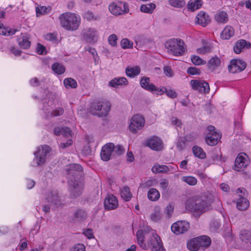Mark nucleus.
Returning a JSON list of instances; mask_svg holds the SVG:
<instances>
[{"mask_svg": "<svg viewBox=\"0 0 251 251\" xmlns=\"http://www.w3.org/2000/svg\"><path fill=\"white\" fill-rule=\"evenodd\" d=\"M136 237L138 245L143 249L150 248L153 251H164L160 238L151 227L146 226L138 230Z\"/></svg>", "mask_w": 251, "mask_h": 251, "instance_id": "1", "label": "nucleus"}, {"mask_svg": "<svg viewBox=\"0 0 251 251\" xmlns=\"http://www.w3.org/2000/svg\"><path fill=\"white\" fill-rule=\"evenodd\" d=\"M68 178L69 191L72 198H76L81 195L84 184L78 176L82 175V167L78 164H70L66 168Z\"/></svg>", "mask_w": 251, "mask_h": 251, "instance_id": "2", "label": "nucleus"}, {"mask_svg": "<svg viewBox=\"0 0 251 251\" xmlns=\"http://www.w3.org/2000/svg\"><path fill=\"white\" fill-rule=\"evenodd\" d=\"M185 208L191 212L202 213L209 209L210 205L206 200L194 196L187 200Z\"/></svg>", "mask_w": 251, "mask_h": 251, "instance_id": "3", "label": "nucleus"}, {"mask_svg": "<svg viewBox=\"0 0 251 251\" xmlns=\"http://www.w3.org/2000/svg\"><path fill=\"white\" fill-rule=\"evenodd\" d=\"M59 19L62 26L67 30L77 29L81 22V18L79 15L70 12L62 14Z\"/></svg>", "mask_w": 251, "mask_h": 251, "instance_id": "4", "label": "nucleus"}, {"mask_svg": "<svg viewBox=\"0 0 251 251\" xmlns=\"http://www.w3.org/2000/svg\"><path fill=\"white\" fill-rule=\"evenodd\" d=\"M185 44L180 39H170L165 43V47L169 53L178 56L183 55L186 50Z\"/></svg>", "mask_w": 251, "mask_h": 251, "instance_id": "5", "label": "nucleus"}, {"mask_svg": "<svg viewBox=\"0 0 251 251\" xmlns=\"http://www.w3.org/2000/svg\"><path fill=\"white\" fill-rule=\"evenodd\" d=\"M110 110V104L106 101H96L93 102L89 108V112L99 117L106 116Z\"/></svg>", "mask_w": 251, "mask_h": 251, "instance_id": "6", "label": "nucleus"}, {"mask_svg": "<svg viewBox=\"0 0 251 251\" xmlns=\"http://www.w3.org/2000/svg\"><path fill=\"white\" fill-rule=\"evenodd\" d=\"M145 124V120L143 116L140 114H136L131 118L129 129L131 132L135 133L138 130L142 129Z\"/></svg>", "mask_w": 251, "mask_h": 251, "instance_id": "7", "label": "nucleus"}, {"mask_svg": "<svg viewBox=\"0 0 251 251\" xmlns=\"http://www.w3.org/2000/svg\"><path fill=\"white\" fill-rule=\"evenodd\" d=\"M50 151V148L47 145L39 147L36 152H34L35 158L33 163L36 165H40L45 162L47 154Z\"/></svg>", "mask_w": 251, "mask_h": 251, "instance_id": "8", "label": "nucleus"}, {"mask_svg": "<svg viewBox=\"0 0 251 251\" xmlns=\"http://www.w3.org/2000/svg\"><path fill=\"white\" fill-rule=\"evenodd\" d=\"M237 193H242V195H239V199L237 202L236 207L238 209L243 211L249 207V201L246 199L248 196V192L244 188H239L237 190Z\"/></svg>", "mask_w": 251, "mask_h": 251, "instance_id": "9", "label": "nucleus"}, {"mask_svg": "<svg viewBox=\"0 0 251 251\" xmlns=\"http://www.w3.org/2000/svg\"><path fill=\"white\" fill-rule=\"evenodd\" d=\"M190 85L193 90L201 93H208L210 90L209 84L205 81L192 79L190 81Z\"/></svg>", "mask_w": 251, "mask_h": 251, "instance_id": "10", "label": "nucleus"}, {"mask_svg": "<svg viewBox=\"0 0 251 251\" xmlns=\"http://www.w3.org/2000/svg\"><path fill=\"white\" fill-rule=\"evenodd\" d=\"M114 144L113 143H108L101 148L100 151L101 159L104 161H109L112 157L114 150Z\"/></svg>", "mask_w": 251, "mask_h": 251, "instance_id": "11", "label": "nucleus"}, {"mask_svg": "<svg viewBox=\"0 0 251 251\" xmlns=\"http://www.w3.org/2000/svg\"><path fill=\"white\" fill-rule=\"evenodd\" d=\"M189 224L185 221H179L174 223L171 226L173 232L176 235L186 232L189 228Z\"/></svg>", "mask_w": 251, "mask_h": 251, "instance_id": "12", "label": "nucleus"}, {"mask_svg": "<svg viewBox=\"0 0 251 251\" xmlns=\"http://www.w3.org/2000/svg\"><path fill=\"white\" fill-rule=\"evenodd\" d=\"M246 64L242 60L238 59H233L231 60L230 64L228 67L229 72L237 73L241 72L245 69Z\"/></svg>", "mask_w": 251, "mask_h": 251, "instance_id": "13", "label": "nucleus"}, {"mask_svg": "<svg viewBox=\"0 0 251 251\" xmlns=\"http://www.w3.org/2000/svg\"><path fill=\"white\" fill-rule=\"evenodd\" d=\"M147 145L150 149L156 151H161L163 148V142L156 136H153L147 141Z\"/></svg>", "mask_w": 251, "mask_h": 251, "instance_id": "14", "label": "nucleus"}, {"mask_svg": "<svg viewBox=\"0 0 251 251\" xmlns=\"http://www.w3.org/2000/svg\"><path fill=\"white\" fill-rule=\"evenodd\" d=\"M82 37L86 42L95 43L98 38V32L94 28H86L82 32Z\"/></svg>", "mask_w": 251, "mask_h": 251, "instance_id": "15", "label": "nucleus"}, {"mask_svg": "<svg viewBox=\"0 0 251 251\" xmlns=\"http://www.w3.org/2000/svg\"><path fill=\"white\" fill-rule=\"evenodd\" d=\"M104 206L105 208L108 210L115 209L118 206L117 198L112 194L107 195L105 199Z\"/></svg>", "mask_w": 251, "mask_h": 251, "instance_id": "16", "label": "nucleus"}, {"mask_svg": "<svg viewBox=\"0 0 251 251\" xmlns=\"http://www.w3.org/2000/svg\"><path fill=\"white\" fill-rule=\"evenodd\" d=\"M221 134L218 132H209L205 137V141L209 146L216 145L221 139Z\"/></svg>", "mask_w": 251, "mask_h": 251, "instance_id": "17", "label": "nucleus"}, {"mask_svg": "<svg viewBox=\"0 0 251 251\" xmlns=\"http://www.w3.org/2000/svg\"><path fill=\"white\" fill-rule=\"evenodd\" d=\"M110 12L113 15H120L124 13L126 10V3L122 4V3H112L109 6Z\"/></svg>", "mask_w": 251, "mask_h": 251, "instance_id": "18", "label": "nucleus"}, {"mask_svg": "<svg viewBox=\"0 0 251 251\" xmlns=\"http://www.w3.org/2000/svg\"><path fill=\"white\" fill-rule=\"evenodd\" d=\"M17 41L19 47L23 49H28L31 45L30 36L27 34H22L20 37L17 38Z\"/></svg>", "mask_w": 251, "mask_h": 251, "instance_id": "19", "label": "nucleus"}, {"mask_svg": "<svg viewBox=\"0 0 251 251\" xmlns=\"http://www.w3.org/2000/svg\"><path fill=\"white\" fill-rule=\"evenodd\" d=\"M46 200L51 205L54 207H59L62 205L58 194L56 192L49 193L48 194Z\"/></svg>", "mask_w": 251, "mask_h": 251, "instance_id": "20", "label": "nucleus"}, {"mask_svg": "<svg viewBox=\"0 0 251 251\" xmlns=\"http://www.w3.org/2000/svg\"><path fill=\"white\" fill-rule=\"evenodd\" d=\"M196 23L205 27L210 23L209 16L205 12L201 11L196 17Z\"/></svg>", "mask_w": 251, "mask_h": 251, "instance_id": "21", "label": "nucleus"}, {"mask_svg": "<svg viewBox=\"0 0 251 251\" xmlns=\"http://www.w3.org/2000/svg\"><path fill=\"white\" fill-rule=\"evenodd\" d=\"M141 86L144 89L149 91H156V86L152 83H150V79L147 76H143L140 81Z\"/></svg>", "mask_w": 251, "mask_h": 251, "instance_id": "22", "label": "nucleus"}, {"mask_svg": "<svg viewBox=\"0 0 251 251\" xmlns=\"http://www.w3.org/2000/svg\"><path fill=\"white\" fill-rule=\"evenodd\" d=\"M246 160L241 154H239L236 157L234 169L237 171H243L247 166Z\"/></svg>", "mask_w": 251, "mask_h": 251, "instance_id": "23", "label": "nucleus"}, {"mask_svg": "<svg viewBox=\"0 0 251 251\" xmlns=\"http://www.w3.org/2000/svg\"><path fill=\"white\" fill-rule=\"evenodd\" d=\"M251 47V44L250 42H247L245 40L241 39L236 42L233 50L236 54H239L241 52L243 49L245 48L250 49Z\"/></svg>", "mask_w": 251, "mask_h": 251, "instance_id": "24", "label": "nucleus"}, {"mask_svg": "<svg viewBox=\"0 0 251 251\" xmlns=\"http://www.w3.org/2000/svg\"><path fill=\"white\" fill-rule=\"evenodd\" d=\"M54 134L56 135H62L64 137L66 138H72L73 137V133L71 129L67 127L55 128L54 129Z\"/></svg>", "mask_w": 251, "mask_h": 251, "instance_id": "25", "label": "nucleus"}, {"mask_svg": "<svg viewBox=\"0 0 251 251\" xmlns=\"http://www.w3.org/2000/svg\"><path fill=\"white\" fill-rule=\"evenodd\" d=\"M197 238L200 247L207 248L211 245V240L208 236L201 235L197 237Z\"/></svg>", "mask_w": 251, "mask_h": 251, "instance_id": "26", "label": "nucleus"}, {"mask_svg": "<svg viewBox=\"0 0 251 251\" xmlns=\"http://www.w3.org/2000/svg\"><path fill=\"white\" fill-rule=\"evenodd\" d=\"M234 34V30L231 26H226L221 33V37L223 39L226 40L229 39Z\"/></svg>", "mask_w": 251, "mask_h": 251, "instance_id": "27", "label": "nucleus"}, {"mask_svg": "<svg viewBox=\"0 0 251 251\" xmlns=\"http://www.w3.org/2000/svg\"><path fill=\"white\" fill-rule=\"evenodd\" d=\"M221 64L220 59L217 56L212 57L208 62V68L211 71H213Z\"/></svg>", "mask_w": 251, "mask_h": 251, "instance_id": "28", "label": "nucleus"}, {"mask_svg": "<svg viewBox=\"0 0 251 251\" xmlns=\"http://www.w3.org/2000/svg\"><path fill=\"white\" fill-rule=\"evenodd\" d=\"M197 237L188 241L187 244V248L191 251H197L200 248Z\"/></svg>", "mask_w": 251, "mask_h": 251, "instance_id": "29", "label": "nucleus"}, {"mask_svg": "<svg viewBox=\"0 0 251 251\" xmlns=\"http://www.w3.org/2000/svg\"><path fill=\"white\" fill-rule=\"evenodd\" d=\"M201 5V0H190L188 4L187 8L189 10L194 11L199 9Z\"/></svg>", "mask_w": 251, "mask_h": 251, "instance_id": "30", "label": "nucleus"}, {"mask_svg": "<svg viewBox=\"0 0 251 251\" xmlns=\"http://www.w3.org/2000/svg\"><path fill=\"white\" fill-rule=\"evenodd\" d=\"M140 73V68L138 66L126 68V75L130 77H134Z\"/></svg>", "mask_w": 251, "mask_h": 251, "instance_id": "31", "label": "nucleus"}, {"mask_svg": "<svg viewBox=\"0 0 251 251\" xmlns=\"http://www.w3.org/2000/svg\"><path fill=\"white\" fill-rule=\"evenodd\" d=\"M126 82V78L124 77H116L112 79L109 82V85L112 87H118L120 85L124 84Z\"/></svg>", "mask_w": 251, "mask_h": 251, "instance_id": "32", "label": "nucleus"}, {"mask_svg": "<svg viewBox=\"0 0 251 251\" xmlns=\"http://www.w3.org/2000/svg\"><path fill=\"white\" fill-rule=\"evenodd\" d=\"M152 171L154 173H167L169 171V168L163 165H154L152 168Z\"/></svg>", "mask_w": 251, "mask_h": 251, "instance_id": "33", "label": "nucleus"}, {"mask_svg": "<svg viewBox=\"0 0 251 251\" xmlns=\"http://www.w3.org/2000/svg\"><path fill=\"white\" fill-rule=\"evenodd\" d=\"M51 10L50 6H39L36 8V15L37 17L45 15L49 13Z\"/></svg>", "mask_w": 251, "mask_h": 251, "instance_id": "34", "label": "nucleus"}, {"mask_svg": "<svg viewBox=\"0 0 251 251\" xmlns=\"http://www.w3.org/2000/svg\"><path fill=\"white\" fill-rule=\"evenodd\" d=\"M63 83L65 87L67 89L76 88L77 86L76 80L71 77L65 78Z\"/></svg>", "mask_w": 251, "mask_h": 251, "instance_id": "35", "label": "nucleus"}, {"mask_svg": "<svg viewBox=\"0 0 251 251\" xmlns=\"http://www.w3.org/2000/svg\"><path fill=\"white\" fill-rule=\"evenodd\" d=\"M194 155L200 159H204L206 157V154L203 149L197 146H194L192 148Z\"/></svg>", "mask_w": 251, "mask_h": 251, "instance_id": "36", "label": "nucleus"}, {"mask_svg": "<svg viewBox=\"0 0 251 251\" xmlns=\"http://www.w3.org/2000/svg\"><path fill=\"white\" fill-rule=\"evenodd\" d=\"M160 197L159 192L155 188L150 189L148 193L149 199L152 201H157Z\"/></svg>", "mask_w": 251, "mask_h": 251, "instance_id": "37", "label": "nucleus"}, {"mask_svg": "<svg viewBox=\"0 0 251 251\" xmlns=\"http://www.w3.org/2000/svg\"><path fill=\"white\" fill-rule=\"evenodd\" d=\"M215 19L219 23H225L228 21V15L226 12L220 11L215 16Z\"/></svg>", "mask_w": 251, "mask_h": 251, "instance_id": "38", "label": "nucleus"}, {"mask_svg": "<svg viewBox=\"0 0 251 251\" xmlns=\"http://www.w3.org/2000/svg\"><path fill=\"white\" fill-rule=\"evenodd\" d=\"M51 68L53 71L58 75L63 74L65 71V67L58 63L53 64Z\"/></svg>", "mask_w": 251, "mask_h": 251, "instance_id": "39", "label": "nucleus"}, {"mask_svg": "<svg viewBox=\"0 0 251 251\" xmlns=\"http://www.w3.org/2000/svg\"><path fill=\"white\" fill-rule=\"evenodd\" d=\"M155 7V4L152 3L148 4H142L140 7V10L143 12L152 13Z\"/></svg>", "mask_w": 251, "mask_h": 251, "instance_id": "40", "label": "nucleus"}, {"mask_svg": "<svg viewBox=\"0 0 251 251\" xmlns=\"http://www.w3.org/2000/svg\"><path fill=\"white\" fill-rule=\"evenodd\" d=\"M240 239L244 242L251 240V231L249 230H241L239 234Z\"/></svg>", "mask_w": 251, "mask_h": 251, "instance_id": "41", "label": "nucleus"}, {"mask_svg": "<svg viewBox=\"0 0 251 251\" xmlns=\"http://www.w3.org/2000/svg\"><path fill=\"white\" fill-rule=\"evenodd\" d=\"M181 180L191 186H194L197 183V179L193 176H183L181 177Z\"/></svg>", "mask_w": 251, "mask_h": 251, "instance_id": "42", "label": "nucleus"}, {"mask_svg": "<svg viewBox=\"0 0 251 251\" xmlns=\"http://www.w3.org/2000/svg\"><path fill=\"white\" fill-rule=\"evenodd\" d=\"M86 212L83 210H78L74 214V217L77 221H81L87 217Z\"/></svg>", "mask_w": 251, "mask_h": 251, "instance_id": "43", "label": "nucleus"}, {"mask_svg": "<svg viewBox=\"0 0 251 251\" xmlns=\"http://www.w3.org/2000/svg\"><path fill=\"white\" fill-rule=\"evenodd\" d=\"M151 219L154 222H157L161 219V214L159 207L155 208L154 212L151 215Z\"/></svg>", "mask_w": 251, "mask_h": 251, "instance_id": "44", "label": "nucleus"}, {"mask_svg": "<svg viewBox=\"0 0 251 251\" xmlns=\"http://www.w3.org/2000/svg\"><path fill=\"white\" fill-rule=\"evenodd\" d=\"M221 227V224L219 221L217 219H214L210 223V229L212 232L217 231Z\"/></svg>", "mask_w": 251, "mask_h": 251, "instance_id": "45", "label": "nucleus"}, {"mask_svg": "<svg viewBox=\"0 0 251 251\" xmlns=\"http://www.w3.org/2000/svg\"><path fill=\"white\" fill-rule=\"evenodd\" d=\"M169 2L171 5L176 7H182L185 4L184 0H169Z\"/></svg>", "mask_w": 251, "mask_h": 251, "instance_id": "46", "label": "nucleus"}, {"mask_svg": "<svg viewBox=\"0 0 251 251\" xmlns=\"http://www.w3.org/2000/svg\"><path fill=\"white\" fill-rule=\"evenodd\" d=\"M191 61L192 63L196 65H201L206 64V61L205 60H202L199 56H193L191 57Z\"/></svg>", "mask_w": 251, "mask_h": 251, "instance_id": "47", "label": "nucleus"}, {"mask_svg": "<svg viewBox=\"0 0 251 251\" xmlns=\"http://www.w3.org/2000/svg\"><path fill=\"white\" fill-rule=\"evenodd\" d=\"M114 153L117 155L120 156L123 154L125 152V148L123 146L118 144L116 146L114 145Z\"/></svg>", "mask_w": 251, "mask_h": 251, "instance_id": "48", "label": "nucleus"}, {"mask_svg": "<svg viewBox=\"0 0 251 251\" xmlns=\"http://www.w3.org/2000/svg\"><path fill=\"white\" fill-rule=\"evenodd\" d=\"M117 40L118 38L115 34L110 35L108 38V43L113 47L116 46Z\"/></svg>", "mask_w": 251, "mask_h": 251, "instance_id": "49", "label": "nucleus"}, {"mask_svg": "<svg viewBox=\"0 0 251 251\" xmlns=\"http://www.w3.org/2000/svg\"><path fill=\"white\" fill-rule=\"evenodd\" d=\"M165 92L166 95L170 98L174 99L177 97V95L176 91L172 90H168L165 87H163L162 93Z\"/></svg>", "mask_w": 251, "mask_h": 251, "instance_id": "50", "label": "nucleus"}, {"mask_svg": "<svg viewBox=\"0 0 251 251\" xmlns=\"http://www.w3.org/2000/svg\"><path fill=\"white\" fill-rule=\"evenodd\" d=\"M44 38L46 40L54 43L57 41L56 35L54 33H48L44 36Z\"/></svg>", "mask_w": 251, "mask_h": 251, "instance_id": "51", "label": "nucleus"}, {"mask_svg": "<svg viewBox=\"0 0 251 251\" xmlns=\"http://www.w3.org/2000/svg\"><path fill=\"white\" fill-rule=\"evenodd\" d=\"M85 247L82 244H75L70 249V251H85Z\"/></svg>", "mask_w": 251, "mask_h": 251, "instance_id": "52", "label": "nucleus"}, {"mask_svg": "<svg viewBox=\"0 0 251 251\" xmlns=\"http://www.w3.org/2000/svg\"><path fill=\"white\" fill-rule=\"evenodd\" d=\"M83 234L89 239L94 238V232L92 229L88 228L83 229Z\"/></svg>", "mask_w": 251, "mask_h": 251, "instance_id": "53", "label": "nucleus"}, {"mask_svg": "<svg viewBox=\"0 0 251 251\" xmlns=\"http://www.w3.org/2000/svg\"><path fill=\"white\" fill-rule=\"evenodd\" d=\"M174 209V206L172 204H169L165 209V213H166L168 218L171 217Z\"/></svg>", "mask_w": 251, "mask_h": 251, "instance_id": "54", "label": "nucleus"}, {"mask_svg": "<svg viewBox=\"0 0 251 251\" xmlns=\"http://www.w3.org/2000/svg\"><path fill=\"white\" fill-rule=\"evenodd\" d=\"M36 52L38 54H45L46 53V50L43 45L38 44L36 48Z\"/></svg>", "mask_w": 251, "mask_h": 251, "instance_id": "55", "label": "nucleus"}, {"mask_svg": "<svg viewBox=\"0 0 251 251\" xmlns=\"http://www.w3.org/2000/svg\"><path fill=\"white\" fill-rule=\"evenodd\" d=\"M211 48L209 46H203L197 50L198 53L200 54H205L211 51Z\"/></svg>", "mask_w": 251, "mask_h": 251, "instance_id": "56", "label": "nucleus"}, {"mask_svg": "<svg viewBox=\"0 0 251 251\" xmlns=\"http://www.w3.org/2000/svg\"><path fill=\"white\" fill-rule=\"evenodd\" d=\"M197 138V134L195 133H191L187 134L185 137V140L187 142H192L196 139Z\"/></svg>", "mask_w": 251, "mask_h": 251, "instance_id": "57", "label": "nucleus"}, {"mask_svg": "<svg viewBox=\"0 0 251 251\" xmlns=\"http://www.w3.org/2000/svg\"><path fill=\"white\" fill-rule=\"evenodd\" d=\"M187 73L191 75H199L200 71L196 67H189L187 69Z\"/></svg>", "mask_w": 251, "mask_h": 251, "instance_id": "58", "label": "nucleus"}, {"mask_svg": "<svg viewBox=\"0 0 251 251\" xmlns=\"http://www.w3.org/2000/svg\"><path fill=\"white\" fill-rule=\"evenodd\" d=\"M64 112V110L62 108H58L53 110L51 113V116H57L62 115Z\"/></svg>", "mask_w": 251, "mask_h": 251, "instance_id": "59", "label": "nucleus"}, {"mask_svg": "<svg viewBox=\"0 0 251 251\" xmlns=\"http://www.w3.org/2000/svg\"><path fill=\"white\" fill-rule=\"evenodd\" d=\"M9 50L16 56L20 55L21 51L18 48L14 46H11L9 48Z\"/></svg>", "mask_w": 251, "mask_h": 251, "instance_id": "60", "label": "nucleus"}, {"mask_svg": "<svg viewBox=\"0 0 251 251\" xmlns=\"http://www.w3.org/2000/svg\"><path fill=\"white\" fill-rule=\"evenodd\" d=\"M73 144V140L71 139H68L66 143H62L60 144V148L64 149L70 146Z\"/></svg>", "mask_w": 251, "mask_h": 251, "instance_id": "61", "label": "nucleus"}, {"mask_svg": "<svg viewBox=\"0 0 251 251\" xmlns=\"http://www.w3.org/2000/svg\"><path fill=\"white\" fill-rule=\"evenodd\" d=\"M164 72L165 74L169 77H171L173 75V71L169 66H165L164 67Z\"/></svg>", "mask_w": 251, "mask_h": 251, "instance_id": "62", "label": "nucleus"}, {"mask_svg": "<svg viewBox=\"0 0 251 251\" xmlns=\"http://www.w3.org/2000/svg\"><path fill=\"white\" fill-rule=\"evenodd\" d=\"M84 18L89 21L96 19L93 13L90 11L85 12L84 14Z\"/></svg>", "mask_w": 251, "mask_h": 251, "instance_id": "63", "label": "nucleus"}, {"mask_svg": "<svg viewBox=\"0 0 251 251\" xmlns=\"http://www.w3.org/2000/svg\"><path fill=\"white\" fill-rule=\"evenodd\" d=\"M169 185V182L167 180L165 179H161L160 182V187L163 189L165 190L167 189Z\"/></svg>", "mask_w": 251, "mask_h": 251, "instance_id": "64", "label": "nucleus"}]
</instances>
